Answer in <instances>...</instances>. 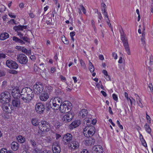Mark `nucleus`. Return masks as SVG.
<instances>
[{"label": "nucleus", "mask_w": 153, "mask_h": 153, "mask_svg": "<svg viewBox=\"0 0 153 153\" xmlns=\"http://www.w3.org/2000/svg\"><path fill=\"white\" fill-rule=\"evenodd\" d=\"M39 130L38 131L37 134L39 137L44 136L43 133L49 131L50 129V126L49 123L45 121H42L39 126Z\"/></svg>", "instance_id": "f257e3e1"}, {"label": "nucleus", "mask_w": 153, "mask_h": 153, "mask_svg": "<svg viewBox=\"0 0 153 153\" xmlns=\"http://www.w3.org/2000/svg\"><path fill=\"white\" fill-rule=\"evenodd\" d=\"M72 104L68 101H65L62 105H60V110L62 113H67L69 112L72 108Z\"/></svg>", "instance_id": "f03ea898"}, {"label": "nucleus", "mask_w": 153, "mask_h": 153, "mask_svg": "<svg viewBox=\"0 0 153 153\" xmlns=\"http://www.w3.org/2000/svg\"><path fill=\"white\" fill-rule=\"evenodd\" d=\"M23 91H21V95L20 97L22 100L23 102L26 103H29L33 98V96L31 94H30L25 92L23 93Z\"/></svg>", "instance_id": "7ed1b4c3"}, {"label": "nucleus", "mask_w": 153, "mask_h": 153, "mask_svg": "<svg viewBox=\"0 0 153 153\" xmlns=\"http://www.w3.org/2000/svg\"><path fill=\"white\" fill-rule=\"evenodd\" d=\"M11 97L9 92L2 93L0 95V102L1 103L9 102L11 99Z\"/></svg>", "instance_id": "20e7f679"}, {"label": "nucleus", "mask_w": 153, "mask_h": 153, "mask_svg": "<svg viewBox=\"0 0 153 153\" xmlns=\"http://www.w3.org/2000/svg\"><path fill=\"white\" fill-rule=\"evenodd\" d=\"M16 59L17 61L22 64H26L28 61L27 57L25 54L22 53L17 54Z\"/></svg>", "instance_id": "39448f33"}, {"label": "nucleus", "mask_w": 153, "mask_h": 153, "mask_svg": "<svg viewBox=\"0 0 153 153\" xmlns=\"http://www.w3.org/2000/svg\"><path fill=\"white\" fill-rule=\"evenodd\" d=\"M121 39L123 43L124 46L127 53L128 55H130L131 52L128 42L127 37L124 35H121Z\"/></svg>", "instance_id": "423d86ee"}, {"label": "nucleus", "mask_w": 153, "mask_h": 153, "mask_svg": "<svg viewBox=\"0 0 153 153\" xmlns=\"http://www.w3.org/2000/svg\"><path fill=\"white\" fill-rule=\"evenodd\" d=\"M43 84L41 82H37L33 86L34 91L36 94L41 93L43 89Z\"/></svg>", "instance_id": "0eeeda50"}, {"label": "nucleus", "mask_w": 153, "mask_h": 153, "mask_svg": "<svg viewBox=\"0 0 153 153\" xmlns=\"http://www.w3.org/2000/svg\"><path fill=\"white\" fill-rule=\"evenodd\" d=\"M73 138L72 135L70 133H67L63 136L62 140L65 145H67L71 141Z\"/></svg>", "instance_id": "6e6552de"}, {"label": "nucleus", "mask_w": 153, "mask_h": 153, "mask_svg": "<svg viewBox=\"0 0 153 153\" xmlns=\"http://www.w3.org/2000/svg\"><path fill=\"white\" fill-rule=\"evenodd\" d=\"M79 146V142L76 140H73L68 144L69 149L72 150L78 149Z\"/></svg>", "instance_id": "1a4fd4ad"}, {"label": "nucleus", "mask_w": 153, "mask_h": 153, "mask_svg": "<svg viewBox=\"0 0 153 153\" xmlns=\"http://www.w3.org/2000/svg\"><path fill=\"white\" fill-rule=\"evenodd\" d=\"M6 64L10 68L16 69L18 67V65L16 62L11 60H7L6 61Z\"/></svg>", "instance_id": "9d476101"}, {"label": "nucleus", "mask_w": 153, "mask_h": 153, "mask_svg": "<svg viewBox=\"0 0 153 153\" xmlns=\"http://www.w3.org/2000/svg\"><path fill=\"white\" fill-rule=\"evenodd\" d=\"M35 110L38 113L42 114L44 112L45 110L44 105L41 103H37L36 105Z\"/></svg>", "instance_id": "9b49d317"}, {"label": "nucleus", "mask_w": 153, "mask_h": 153, "mask_svg": "<svg viewBox=\"0 0 153 153\" xmlns=\"http://www.w3.org/2000/svg\"><path fill=\"white\" fill-rule=\"evenodd\" d=\"M12 94L15 99L18 98L20 97L21 95V92H20L19 87H16L13 89Z\"/></svg>", "instance_id": "f8f14e48"}, {"label": "nucleus", "mask_w": 153, "mask_h": 153, "mask_svg": "<svg viewBox=\"0 0 153 153\" xmlns=\"http://www.w3.org/2000/svg\"><path fill=\"white\" fill-rule=\"evenodd\" d=\"M73 117V115L71 113L69 112L64 116L62 120L64 123L69 122L71 120Z\"/></svg>", "instance_id": "ddd939ff"}, {"label": "nucleus", "mask_w": 153, "mask_h": 153, "mask_svg": "<svg viewBox=\"0 0 153 153\" xmlns=\"http://www.w3.org/2000/svg\"><path fill=\"white\" fill-rule=\"evenodd\" d=\"M103 151L102 146L99 145L94 146L92 149V153H102Z\"/></svg>", "instance_id": "4468645a"}, {"label": "nucleus", "mask_w": 153, "mask_h": 153, "mask_svg": "<svg viewBox=\"0 0 153 153\" xmlns=\"http://www.w3.org/2000/svg\"><path fill=\"white\" fill-rule=\"evenodd\" d=\"M1 107L3 110L7 113H10L11 112V109L9 108L10 105L8 102L1 103Z\"/></svg>", "instance_id": "2eb2a0df"}, {"label": "nucleus", "mask_w": 153, "mask_h": 153, "mask_svg": "<svg viewBox=\"0 0 153 153\" xmlns=\"http://www.w3.org/2000/svg\"><path fill=\"white\" fill-rule=\"evenodd\" d=\"M95 132V127L91 126L89 127V129L88 131L87 134H85V136L87 137H90V136L93 135Z\"/></svg>", "instance_id": "dca6fc26"}, {"label": "nucleus", "mask_w": 153, "mask_h": 153, "mask_svg": "<svg viewBox=\"0 0 153 153\" xmlns=\"http://www.w3.org/2000/svg\"><path fill=\"white\" fill-rule=\"evenodd\" d=\"M95 142V140L92 137L87 138L83 141L84 144L85 146L91 145H94Z\"/></svg>", "instance_id": "f3484780"}, {"label": "nucleus", "mask_w": 153, "mask_h": 153, "mask_svg": "<svg viewBox=\"0 0 153 153\" xmlns=\"http://www.w3.org/2000/svg\"><path fill=\"white\" fill-rule=\"evenodd\" d=\"M52 151L54 153H59L60 152V148L59 145L57 143H54L52 145Z\"/></svg>", "instance_id": "a211bd4d"}, {"label": "nucleus", "mask_w": 153, "mask_h": 153, "mask_svg": "<svg viewBox=\"0 0 153 153\" xmlns=\"http://www.w3.org/2000/svg\"><path fill=\"white\" fill-rule=\"evenodd\" d=\"M56 99L54 98H53L50 100V102H51L52 104V106L53 108V109L54 110H57L60 107V106L58 102H56Z\"/></svg>", "instance_id": "6ab92c4d"}, {"label": "nucleus", "mask_w": 153, "mask_h": 153, "mask_svg": "<svg viewBox=\"0 0 153 153\" xmlns=\"http://www.w3.org/2000/svg\"><path fill=\"white\" fill-rule=\"evenodd\" d=\"M49 98V96L46 92H44L43 93H41L39 96V99L41 101H46Z\"/></svg>", "instance_id": "aec40b11"}, {"label": "nucleus", "mask_w": 153, "mask_h": 153, "mask_svg": "<svg viewBox=\"0 0 153 153\" xmlns=\"http://www.w3.org/2000/svg\"><path fill=\"white\" fill-rule=\"evenodd\" d=\"M80 124V121L79 120H76L70 125V128L73 129L78 126Z\"/></svg>", "instance_id": "412c9836"}, {"label": "nucleus", "mask_w": 153, "mask_h": 153, "mask_svg": "<svg viewBox=\"0 0 153 153\" xmlns=\"http://www.w3.org/2000/svg\"><path fill=\"white\" fill-rule=\"evenodd\" d=\"M12 104L14 107H19L20 105V100L18 98H15L13 100Z\"/></svg>", "instance_id": "4be33fe9"}, {"label": "nucleus", "mask_w": 153, "mask_h": 153, "mask_svg": "<svg viewBox=\"0 0 153 153\" xmlns=\"http://www.w3.org/2000/svg\"><path fill=\"white\" fill-rule=\"evenodd\" d=\"M88 113V111L86 109H82L79 112V116L80 118H83L87 116Z\"/></svg>", "instance_id": "5701e85b"}, {"label": "nucleus", "mask_w": 153, "mask_h": 153, "mask_svg": "<svg viewBox=\"0 0 153 153\" xmlns=\"http://www.w3.org/2000/svg\"><path fill=\"white\" fill-rule=\"evenodd\" d=\"M27 27V26L26 25H19L14 27L13 29L15 31L18 32L20 30L22 31L23 29H26Z\"/></svg>", "instance_id": "b1692460"}, {"label": "nucleus", "mask_w": 153, "mask_h": 153, "mask_svg": "<svg viewBox=\"0 0 153 153\" xmlns=\"http://www.w3.org/2000/svg\"><path fill=\"white\" fill-rule=\"evenodd\" d=\"M19 144L16 142L13 141L11 144V148L14 151L17 150L19 148Z\"/></svg>", "instance_id": "393cba45"}, {"label": "nucleus", "mask_w": 153, "mask_h": 153, "mask_svg": "<svg viewBox=\"0 0 153 153\" xmlns=\"http://www.w3.org/2000/svg\"><path fill=\"white\" fill-rule=\"evenodd\" d=\"M9 37V34L7 33H2L0 35V39L1 40H4Z\"/></svg>", "instance_id": "a878e982"}, {"label": "nucleus", "mask_w": 153, "mask_h": 153, "mask_svg": "<svg viewBox=\"0 0 153 153\" xmlns=\"http://www.w3.org/2000/svg\"><path fill=\"white\" fill-rule=\"evenodd\" d=\"M22 91H23L24 92H27V93H29L30 94H31V95L34 97V95L33 94V91L32 89L30 88H24L22 89Z\"/></svg>", "instance_id": "bb28decb"}, {"label": "nucleus", "mask_w": 153, "mask_h": 153, "mask_svg": "<svg viewBox=\"0 0 153 153\" xmlns=\"http://www.w3.org/2000/svg\"><path fill=\"white\" fill-rule=\"evenodd\" d=\"M144 128L146 131L149 134H151V129L149 126L146 123L144 125Z\"/></svg>", "instance_id": "cd10ccee"}, {"label": "nucleus", "mask_w": 153, "mask_h": 153, "mask_svg": "<svg viewBox=\"0 0 153 153\" xmlns=\"http://www.w3.org/2000/svg\"><path fill=\"white\" fill-rule=\"evenodd\" d=\"M31 122L32 124L35 126H39L40 122H39L38 120L36 118H33Z\"/></svg>", "instance_id": "c85d7f7f"}, {"label": "nucleus", "mask_w": 153, "mask_h": 153, "mask_svg": "<svg viewBox=\"0 0 153 153\" xmlns=\"http://www.w3.org/2000/svg\"><path fill=\"white\" fill-rule=\"evenodd\" d=\"M92 119L90 117L85 118L84 121V124L86 123L87 126H90V123L91 122Z\"/></svg>", "instance_id": "c756f323"}, {"label": "nucleus", "mask_w": 153, "mask_h": 153, "mask_svg": "<svg viewBox=\"0 0 153 153\" xmlns=\"http://www.w3.org/2000/svg\"><path fill=\"white\" fill-rule=\"evenodd\" d=\"M136 101L138 106L141 108H142L143 107V105L142 103V100L140 97L136 98Z\"/></svg>", "instance_id": "7c9ffc66"}, {"label": "nucleus", "mask_w": 153, "mask_h": 153, "mask_svg": "<svg viewBox=\"0 0 153 153\" xmlns=\"http://www.w3.org/2000/svg\"><path fill=\"white\" fill-rule=\"evenodd\" d=\"M17 139L19 142L22 143L25 141V138L22 136H19L17 138Z\"/></svg>", "instance_id": "2f4dec72"}, {"label": "nucleus", "mask_w": 153, "mask_h": 153, "mask_svg": "<svg viewBox=\"0 0 153 153\" xmlns=\"http://www.w3.org/2000/svg\"><path fill=\"white\" fill-rule=\"evenodd\" d=\"M50 102H46V109L47 111H49V110H50V109L51 108H52L53 109V107L52 105V106H51V104H50Z\"/></svg>", "instance_id": "473e14b6"}, {"label": "nucleus", "mask_w": 153, "mask_h": 153, "mask_svg": "<svg viewBox=\"0 0 153 153\" xmlns=\"http://www.w3.org/2000/svg\"><path fill=\"white\" fill-rule=\"evenodd\" d=\"M89 69L91 72H93L94 70V68L90 61L89 62Z\"/></svg>", "instance_id": "72a5a7b5"}, {"label": "nucleus", "mask_w": 153, "mask_h": 153, "mask_svg": "<svg viewBox=\"0 0 153 153\" xmlns=\"http://www.w3.org/2000/svg\"><path fill=\"white\" fill-rule=\"evenodd\" d=\"M79 61L82 67L84 69H85L86 66L83 60L82 59H79Z\"/></svg>", "instance_id": "f704fd0d"}, {"label": "nucleus", "mask_w": 153, "mask_h": 153, "mask_svg": "<svg viewBox=\"0 0 153 153\" xmlns=\"http://www.w3.org/2000/svg\"><path fill=\"white\" fill-rule=\"evenodd\" d=\"M145 36H143V35H142L141 38L142 43L143 45V46H145Z\"/></svg>", "instance_id": "c9c22d12"}, {"label": "nucleus", "mask_w": 153, "mask_h": 153, "mask_svg": "<svg viewBox=\"0 0 153 153\" xmlns=\"http://www.w3.org/2000/svg\"><path fill=\"white\" fill-rule=\"evenodd\" d=\"M54 98L56 99L55 101H56V102H58L59 104L60 105H62L61 103H62V101L61 99L58 97H54Z\"/></svg>", "instance_id": "e433bc0d"}, {"label": "nucleus", "mask_w": 153, "mask_h": 153, "mask_svg": "<svg viewBox=\"0 0 153 153\" xmlns=\"http://www.w3.org/2000/svg\"><path fill=\"white\" fill-rule=\"evenodd\" d=\"M20 39L16 36H13V40L15 42H19Z\"/></svg>", "instance_id": "4c0bfd02"}, {"label": "nucleus", "mask_w": 153, "mask_h": 153, "mask_svg": "<svg viewBox=\"0 0 153 153\" xmlns=\"http://www.w3.org/2000/svg\"><path fill=\"white\" fill-rule=\"evenodd\" d=\"M90 126H88L86 127L83 130V133L85 135V134H86V131L88 130L89 129V127Z\"/></svg>", "instance_id": "58836bf2"}, {"label": "nucleus", "mask_w": 153, "mask_h": 153, "mask_svg": "<svg viewBox=\"0 0 153 153\" xmlns=\"http://www.w3.org/2000/svg\"><path fill=\"white\" fill-rule=\"evenodd\" d=\"M30 143L33 147H35L36 145V143L34 140H32L30 141Z\"/></svg>", "instance_id": "ea45409f"}, {"label": "nucleus", "mask_w": 153, "mask_h": 153, "mask_svg": "<svg viewBox=\"0 0 153 153\" xmlns=\"http://www.w3.org/2000/svg\"><path fill=\"white\" fill-rule=\"evenodd\" d=\"M102 13L103 15L105 16V17H106L108 19V14L107 12L106 11V10H102Z\"/></svg>", "instance_id": "a19ab883"}, {"label": "nucleus", "mask_w": 153, "mask_h": 153, "mask_svg": "<svg viewBox=\"0 0 153 153\" xmlns=\"http://www.w3.org/2000/svg\"><path fill=\"white\" fill-rule=\"evenodd\" d=\"M141 141L142 145L144 146L145 147H147V145L146 142L144 139H143L142 140H141Z\"/></svg>", "instance_id": "79ce46f5"}, {"label": "nucleus", "mask_w": 153, "mask_h": 153, "mask_svg": "<svg viewBox=\"0 0 153 153\" xmlns=\"http://www.w3.org/2000/svg\"><path fill=\"white\" fill-rule=\"evenodd\" d=\"M6 57V55L3 53H0V59H4Z\"/></svg>", "instance_id": "37998d69"}, {"label": "nucleus", "mask_w": 153, "mask_h": 153, "mask_svg": "<svg viewBox=\"0 0 153 153\" xmlns=\"http://www.w3.org/2000/svg\"><path fill=\"white\" fill-rule=\"evenodd\" d=\"M7 150L6 149L2 148L1 149L0 151V153H7Z\"/></svg>", "instance_id": "c03bdc74"}, {"label": "nucleus", "mask_w": 153, "mask_h": 153, "mask_svg": "<svg viewBox=\"0 0 153 153\" xmlns=\"http://www.w3.org/2000/svg\"><path fill=\"white\" fill-rule=\"evenodd\" d=\"M8 15L11 18L15 19L16 17V16L14 15V13H9Z\"/></svg>", "instance_id": "a18cd8bd"}, {"label": "nucleus", "mask_w": 153, "mask_h": 153, "mask_svg": "<svg viewBox=\"0 0 153 153\" xmlns=\"http://www.w3.org/2000/svg\"><path fill=\"white\" fill-rule=\"evenodd\" d=\"M148 86L150 90L151 91L153 94V87L152 84H149Z\"/></svg>", "instance_id": "49530a36"}, {"label": "nucleus", "mask_w": 153, "mask_h": 153, "mask_svg": "<svg viewBox=\"0 0 153 153\" xmlns=\"http://www.w3.org/2000/svg\"><path fill=\"white\" fill-rule=\"evenodd\" d=\"M62 41L65 44H68L69 43L68 41L65 38L62 39Z\"/></svg>", "instance_id": "de8ad7c7"}, {"label": "nucleus", "mask_w": 153, "mask_h": 153, "mask_svg": "<svg viewBox=\"0 0 153 153\" xmlns=\"http://www.w3.org/2000/svg\"><path fill=\"white\" fill-rule=\"evenodd\" d=\"M97 14L98 15V18L100 20H101V19L102 18L101 13L100 12H97Z\"/></svg>", "instance_id": "09e8293b"}, {"label": "nucleus", "mask_w": 153, "mask_h": 153, "mask_svg": "<svg viewBox=\"0 0 153 153\" xmlns=\"http://www.w3.org/2000/svg\"><path fill=\"white\" fill-rule=\"evenodd\" d=\"M56 95H61L62 92L61 91V90L60 89H58L57 90H56Z\"/></svg>", "instance_id": "8fccbe9b"}, {"label": "nucleus", "mask_w": 153, "mask_h": 153, "mask_svg": "<svg viewBox=\"0 0 153 153\" xmlns=\"http://www.w3.org/2000/svg\"><path fill=\"white\" fill-rule=\"evenodd\" d=\"M81 10L83 13L85 14L86 12V10L82 5H81Z\"/></svg>", "instance_id": "3c124183"}, {"label": "nucleus", "mask_w": 153, "mask_h": 153, "mask_svg": "<svg viewBox=\"0 0 153 153\" xmlns=\"http://www.w3.org/2000/svg\"><path fill=\"white\" fill-rule=\"evenodd\" d=\"M113 57L114 58V59H116L117 58V54L114 52L113 53H112Z\"/></svg>", "instance_id": "603ef678"}, {"label": "nucleus", "mask_w": 153, "mask_h": 153, "mask_svg": "<svg viewBox=\"0 0 153 153\" xmlns=\"http://www.w3.org/2000/svg\"><path fill=\"white\" fill-rule=\"evenodd\" d=\"M5 75V72L0 70V77L4 76Z\"/></svg>", "instance_id": "864d4df0"}, {"label": "nucleus", "mask_w": 153, "mask_h": 153, "mask_svg": "<svg viewBox=\"0 0 153 153\" xmlns=\"http://www.w3.org/2000/svg\"><path fill=\"white\" fill-rule=\"evenodd\" d=\"M112 97H113V99L114 100H115L116 101L117 100H118L117 97V95H116L115 94H113Z\"/></svg>", "instance_id": "5fc2aeb1"}, {"label": "nucleus", "mask_w": 153, "mask_h": 153, "mask_svg": "<svg viewBox=\"0 0 153 153\" xmlns=\"http://www.w3.org/2000/svg\"><path fill=\"white\" fill-rule=\"evenodd\" d=\"M10 73L13 74H16L18 73V72L15 70H11L10 71Z\"/></svg>", "instance_id": "6e6d98bb"}, {"label": "nucleus", "mask_w": 153, "mask_h": 153, "mask_svg": "<svg viewBox=\"0 0 153 153\" xmlns=\"http://www.w3.org/2000/svg\"><path fill=\"white\" fill-rule=\"evenodd\" d=\"M21 50H22V51L24 53H25V52H26L27 51V50L25 48L23 47H21Z\"/></svg>", "instance_id": "4d7b16f0"}, {"label": "nucleus", "mask_w": 153, "mask_h": 153, "mask_svg": "<svg viewBox=\"0 0 153 153\" xmlns=\"http://www.w3.org/2000/svg\"><path fill=\"white\" fill-rule=\"evenodd\" d=\"M105 78L107 81H109L111 80L110 77L108 74L105 76Z\"/></svg>", "instance_id": "13d9d810"}, {"label": "nucleus", "mask_w": 153, "mask_h": 153, "mask_svg": "<svg viewBox=\"0 0 153 153\" xmlns=\"http://www.w3.org/2000/svg\"><path fill=\"white\" fill-rule=\"evenodd\" d=\"M142 35L143 36H145L146 35V30L145 27L144 26L143 27V30L142 32Z\"/></svg>", "instance_id": "bf43d9fd"}, {"label": "nucleus", "mask_w": 153, "mask_h": 153, "mask_svg": "<svg viewBox=\"0 0 153 153\" xmlns=\"http://www.w3.org/2000/svg\"><path fill=\"white\" fill-rule=\"evenodd\" d=\"M17 33L18 35L21 38H22L24 34L19 31L17 32Z\"/></svg>", "instance_id": "052dcab7"}, {"label": "nucleus", "mask_w": 153, "mask_h": 153, "mask_svg": "<svg viewBox=\"0 0 153 153\" xmlns=\"http://www.w3.org/2000/svg\"><path fill=\"white\" fill-rule=\"evenodd\" d=\"M75 35V32L74 31L71 32L70 33L71 37H74Z\"/></svg>", "instance_id": "680f3d73"}, {"label": "nucleus", "mask_w": 153, "mask_h": 153, "mask_svg": "<svg viewBox=\"0 0 153 153\" xmlns=\"http://www.w3.org/2000/svg\"><path fill=\"white\" fill-rule=\"evenodd\" d=\"M81 153H90L86 149H83L82 152H81Z\"/></svg>", "instance_id": "e2e57ef3"}, {"label": "nucleus", "mask_w": 153, "mask_h": 153, "mask_svg": "<svg viewBox=\"0 0 153 153\" xmlns=\"http://www.w3.org/2000/svg\"><path fill=\"white\" fill-rule=\"evenodd\" d=\"M30 59L32 60H35L36 59V57L34 55H31L30 57Z\"/></svg>", "instance_id": "0e129e2a"}, {"label": "nucleus", "mask_w": 153, "mask_h": 153, "mask_svg": "<svg viewBox=\"0 0 153 153\" xmlns=\"http://www.w3.org/2000/svg\"><path fill=\"white\" fill-rule=\"evenodd\" d=\"M101 92L104 97H106L107 96V94L104 91H101Z\"/></svg>", "instance_id": "69168bd1"}, {"label": "nucleus", "mask_w": 153, "mask_h": 153, "mask_svg": "<svg viewBox=\"0 0 153 153\" xmlns=\"http://www.w3.org/2000/svg\"><path fill=\"white\" fill-rule=\"evenodd\" d=\"M91 122H92L91 123L93 125H95L96 124V123L97 120L95 119H94L93 120H92Z\"/></svg>", "instance_id": "338daca9"}, {"label": "nucleus", "mask_w": 153, "mask_h": 153, "mask_svg": "<svg viewBox=\"0 0 153 153\" xmlns=\"http://www.w3.org/2000/svg\"><path fill=\"white\" fill-rule=\"evenodd\" d=\"M51 152L50 151L47 150H45L42 152V153H51Z\"/></svg>", "instance_id": "774afa93"}]
</instances>
